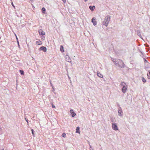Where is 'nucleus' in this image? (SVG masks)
Instances as JSON below:
<instances>
[{"instance_id": "24", "label": "nucleus", "mask_w": 150, "mask_h": 150, "mask_svg": "<svg viewBox=\"0 0 150 150\" xmlns=\"http://www.w3.org/2000/svg\"><path fill=\"white\" fill-rule=\"evenodd\" d=\"M63 1L64 3H66V0H62Z\"/></svg>"}, {"instance_id": "2", "label": "nucleus", "mask_w": 150, "mask_h": 150, "mask_svg": "<svg viewBox=\"0 0 150 150\" xmlns=\"http://www.w3.org/2000/svg\"><path fill=\"white\" fill-rule=\"evenodd\" d=\"M117 63L118 65L121 68L124 67V64L123 62L121 60L118 59L117 60Z\"/></svg>"}, {"instance_id": "14", "label": "nucleus", "mask_w": 150, "mask_h": 150, "mask_svg": "<svg viewBox=\"0 0 150 150\" xmlns=\"http://www.w3.org/2000/svg\"><path fill=\"white\" fill-rule=\"evenodd\" d=\"M89 8L91 10L93 11L94 10V9L95 8V6H90L89 7Z\"/></svg>"}, {"instance_id": "6", "label": "nucleus", "mask_w": 150, "mask_h": 150, "mask_svg": "<svg viewBox=\"0 0 150 150\" xmlns=\"http://www.w3.org/2000/svg\"><path fill=\"white\" fill-rule=\"evenodd\" d=\"M96 19L95 18L93 17L92 19V22L93 23L94 25H95L97 24V22L96 21Z\"/></svg>"}, {"instance_id": "27", "label": "nucleus", "mask_w": 150, "mask_h": 150, "mask_svg": "<svg viewBox=\"0 0 150 150\" xmlns=\"http://www.w3.org/2000/svg\"><path fill=\"white\" fill-rule=\"evenodd\" d=\"M26 121L28 122V120H26Z\"/></svg>"}, {"instance_id": "10", "label": "nucleus", "mask_w": 150, "mask_h": 150, "mask_svg": "<svg viewBox=\"0 0 150 150\" xmlns=\"http://www.w3.org/2000/svg\"><path fill=\"white\" fill-rule=\"evenodd\" d=\"M80 128L79 127H76V133H80Z\"/></svg>"}, {"instance_id": "8", "label": "nucleus", "mask_w": 150, "mask_h": 150, "mask_svg": "<svg viewBox=\"0 0 150 150\" xmlns=\"http://www.w3.org/2000/svg\"><path fill=\"white\" fill-rule=\"evenodd\" d=\"M40 35H45V33L42 30L40 29L38 31Z\"/></svg>"}, {"instance_id": "18", "label": "nucleus", "mask_w": 150, "mask_h": 150, "mask_svg": "<svg viewBox=\"0 0 150 150\" xmlns=\"http://www.w3.org/2000/svg\"><path fill=\"white\" fill-rule=\"evenodd\" d=\"M142 80L143 82L144 83H145L146 82V80L144 79V77H143L142 78Z\"/></svg>"}, {"instance_id": "17", "label": "nucleus", "mask_w": 150, "mask_h": 150, "mask_svg": "<svg viewBox=\"0 0 150 150\" xmlns=\"http://www.w3.org/2000/svg\"><path fill=\"white\" fill-rule=\"evenodd\" d=\"M42 12L44 14H45V8L44 7L42 8Z\"/></svg>"}, {"instance_id": "11", "label": "nucleus", "mask_w": 150, "mask_h": 150, "mask_svg": "<svg viewBox=\"0 0 150 150\" xmlns=\"http://www.w3.org/2000/svg\"><path fill=\"white\" fill-rule=\"evenodd\" d=\"M36 44L37 45H42V42L40 40H38L36 42Z\"/></svg>"}, {"instance_id": "28", "label": "nucleus", "mask_w": 150, "mask_h": 150, "mask_svg": "<svg viewBox=\"0 0 150 150\" xmlns=\"http://www.w3.org/2000/svg\"><path fill=\"white\" fill-rule=\"evenodd\" d=\"M149 79H150V77H149Z\"/></svg>"}, {"instance_id": "3", "label": "nucleus", "mask_w": 150, "mask_h": 150, "mask_svg": "<svg viewBox=\"0 0 150 150\" xmlns=\"http://www.w3.org/2000/svg\"><path fill=\"white\" fill-rule=\"evenodd\" d=\"M112 129L115 130H118L117 126L115 123H112Z\"/></svg>"}, {"instance_id": "21", "label": "nucleus", "mask_w": 150, "mask_h": 150, "mask_svg": "<svg viewBox=\"0 0 150 150\" xmlns=\"http://www.w3.org/2000/svg\"><path fill=\"white\" fill-rule=\"evenodd\" d=\"M31 131H32V134L34 136V133L33 129H31Z\"/></svg>"}, {"instance_id": "13", "label": "nucleus", "mask_w": 150, "mask_h": 150, "mask_svg": "<svg viewBox=\"0 0 150 150\" xmlns=\"http://www.w3.org/2000/svg\"><path fill=\"white\" fill-rule=\"evenodd\" d=\"M60 50L62 52H64V47L63 46L61 45L60 46Z\"/></svg>"}, {"instance_id": "20", "label": "nucleus", "mask_w": 150, "mask_h": 150, "mask_svg": "<svg viewBox=\"0 0 150 150\" xmlns=\"http://www.w3.org/2000/svg\"><path fill=\"white\" fill-rule=\"evenodd\" d=\"M19 71H20V73L21 74L23 75L24 74V71H23L21 70H20Z\"/></svg>"}, {"instance_id": "15", "label": "nucleus", "mask_w": 150, "mask_h": 150, "mask_svg": "<svg viewBox=\"0 0 150 150\" xmlns=\"http://www.w3.org/2000/svg\"><path fill=\"white\" fill-rule=\"evenodd\" d=\"M118 112L119 115L121 116L122 115V112L121 110H119L118 111Z\"/></svg>"}, {"instance_id": "25", "label": "nucleus", "mask_w": 150, "mask_h": 150, "mask_svg": "<svg viewBox=\"0 0 150 150\" xmlns=\"http://www.w3.org/2000/svg\"><path fill=\"white\" fill-rule=\"evenodd\" d=\"M50 84H51V86H52V83L51 81H50Z\"/></svg>"}, {"instance_id": "4", "label": "nucleus", "mask_w": 150, "mask_h": 150, "mask_svg": "<svg viewBox=\"0 0 150 150\" xmlns=\"http://www.w3.org/2000/svg\"><path fill=\"white\" fill-rule=\"evenodd\" d=\"M127 90V86H125L123 87L122 89V91L124 93H125L126 92Z\"/></svg>"}, {"instance_id": "5", "label": "nucleus", "mask_w": 150, "mask_h": 150, "mask_svg": "<svg viewBox=\"0 0 150 150\" xmlns=\"http://www.w3.org/2000/svg\"><path fill=\"white\" fill-rule=\"evenodd\" d=\"M65 58V60L69 62H71V59L68 55H66Z\"/></svg>"}, {"instance_id": "12", "label": "nucleus", "mask_w": 150, "mask_h": 150, "mask_svg": "<svg viewBox=\"0 0 150 150\" xmlns=\"http://www.w3.org/2000/svg\"><path fill=\"white\" fill-rule=\"evenodd\" d=\"M120 85H121V86H123V87H124V86H127L126 83H125V82H122L121 83Z\"/></svg>"}, {"instance_id": "7", "label": "nucleus", "mask_w": 150, "mask_h": 150, "mask_svg": "<svg viewBox=\"0 0 150 150\" xmlns=\"http://www.w3.org/2000/svg\"><path fill=\"white\" fill-rule=\"evenodd\" d=\"M70 112L71 114L72 115V117H74L76 115L75 113L74 112L73 110L72 109L70 110Z\"/></svg>"}, {"instance_id": "22", "label": "nucleus", "mask_w": 150, "mask_h": 150, "mask_svg": "<svg viewBox=\"0 0 150 150\" xmlns=\"http://www.w3.org/2000/svg\"><path fill=\"white\" fill-rule=\"evenodd\" d=\"M52 107L53 108H55V106L53 104H52Z\"/></svg>"}, {"instance_id": "1", "label": "nucleus", "mask_w": 150, "mask_h": 150, "mask_svg": "<svg viewBox=\"0 0 150 150\" xmlns=\"http://www.w3.org/2000/svg\"><path fill=\"white\" fill-rule=\"evenodd\" d=\"M110 18V16H107L105 17V21L103 22V24L106 26H107L109 23Z\"/></svg>"}, {"instance_id": "26", "label": "nucleus", "mask_w": 150, "mask_h": 150, "mask_svg": "<svg viewBox=\"0 0 150 150\" xmlns=\"http://www.w3.org/2000/svg\"><path fill=\"white\" fill-rule=\"evenodd\" d=\"M84 0V1H85V2H86V1H87V0Z\"/></svg>"}, {"instance_id": "16", "label": "nucleus", "mask_w": 150, "mask_h": 150, "mask_svg": "<svg viewBox=\"0 0 150 150\" xmlns=\"http://www.w3.org/2000/svg\"><path fill=\"white\" fill-rule=\"evenodd\" d=\"M97 75H98V76L99 77H100L103 78V75H102V74H100L99 73H97Z\"/></svg>"}, {"instance_id": "23", "label": "nucleus", "mask_w": 150, "mask_h": 150, "mask_svg": "<svg viewBox=\"0 0 150 150\" xmlns=\"http://www.w3.org/2000/svg\"><path fill=\"white\" fill-rule=\"evenodd\" d=\"M11 4H12V6L14 7V8H15V6H14V5H13V2Z\"/></svg>"}, {"instance_id": "29", "label": "nucleus", "mask_w": 150, "mask_h": 150, "mask_svg": "<svg viewBox=\"0 0 150 150\" xmlns=\"http://www.w3.org/2000/svg\"><path fill=\"white\" fill-rule=\"evenodd\" d=\"M4 150V149H2V150Z\"/></svg>"}, {"instance_id": "9", "label": "nucleus", "mask_w": 150, "mask_h": 150, "mask_svg": "<svg viewBox=\"0 0 150 150\" xmlns=\"http://www.w3.org/2000/svg\"><path fill=\"white\" fill-rule=\"evenodd\" d=\"M40 50H42L44 52H45L46 51L47 49L46 47L42 46L40 47Z\"/></svg>"}, {"instance_id": "19", "label": "nucleus", "mask_w": 150, "mask_h": 150, "mask_svg": "<svg viewBox=\"0 0 150 150\" xmlns=\"http://www.w3.org/2000/svg\"><path fill=\"white\" fill-rule=\"evenodd\" d=\"M62 136L64 138H65L66 137V135L65 133H64L62 134Z\"/></svg>"}]
</instances>
